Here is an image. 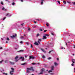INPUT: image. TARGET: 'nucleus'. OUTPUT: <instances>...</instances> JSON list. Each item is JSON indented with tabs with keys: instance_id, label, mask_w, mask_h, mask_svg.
<instances>
[{
	"instance_id": "nucleus-1",
	"label": "nucleus",
	"mask_w": 75,
	"mask_h": 75,
	"mask_svg": "<svg viewBox=\"0 0 75 75\" xmlns=\"http://www.w3.org/2000/svg\"><path fill=\"white\" fill-rule=\"evenodd\" d=\"M11 69L12 71H10V74H11V75H13V73L14 71V69L13 68H11Z\"/></svg>"
},
{
	"instance_id": "nucleus-2",
	"label": "nucleus",
	"mask_w": 75,
	"mask_h": 75,
	"mask_svg": "<svg viewBox=\"0 0 75 75\" xmlns=\"http://www.w3.org/2000/svg\"><path fill=\"white\" fill-rule=\"evenodd\" d=\"M27 69H28L27 70V73H28V74L30 73V71H31V69L27 68Z\"/></svg>"
},
{
	"instance_id": "nucleus-3",
	"label": "nucleus",
	"mask_w": 75,
	"mask_h": 75,
	"mask_svg": "<svg viewBox=\"0 0 75 75\" xmlns=\"http://www.w3.org/2000/svg\"><path fill=\"white\" fill-rule=\"evenodd\" d=\"M15 35H13V36H11V38H15V37H17V34H15Z\"/></svg>"
},
{
	"instance_id": "nucleus-4",
	"label": "nucleus",
	"mask_w": 75,
	"mask_h": 75,
	"mask_svg": "<svg viewBox=\"0 0 75 75\" xmlns=\"http://www.w3.org/2000/svg\"><path fill=\"white\" fill-rule=\"evenodd\" d=\"M34 59V57H33V56H29V59Z\"/></svg>"
},
{
	"instance_id": "nucleus-5",
	"label": "nucleus",
	"mask_w": 75,
	"mask_h": 75,
	"mask_svg": "<svg viewBox=\"0 0 75 75\" xmlns=\"http://www.w3.org/2000/svg\"><path fill=\"white\" fill-rule=\"evenodd\" d=\"M23 59L22 60V61H24V57H20V58L19 59H18V60H19V59Z\"/></svg>"
},
{
	"instance_id": "nucleus-6",
	"label": "nucleus",
	"mask_w": 75,
	"mask_h": 75,
	"mask_svg": "<svg viewBox=\"0 0 75 75\" xmlns=\"http://www.w3.org/2000/svg\"><path fill=\"white\" fill-rule=\"evenodd\" d=\"M42 40H45L47 39V37L45 36H44L42 38Z\"/></svg>"
},
{
	"instance_id": "nucleus-7",
	"label": "nucleus",
	"mask_w": 75,
	"mask_h": 75,
	"mask_svg": "<svg viewBox=\"0 0 75 75\" xmlns=\"http://www.w3.org/2000/svg\"><path fill=\"white\" fill-rule=\"evenodd\" d=\"M9 62H10V64H11V65H14V64H15V63L14 62H12L11 61H9Z\"/></svg>"
},
{
	"instance_id": "nucleus-8",
	"label": "nucleus",
	"mask_w": 75,
	"mask_h": 75,
	"mask_svg": "<svg viewBox=\"0 0 75 75\" xmlns=\"http://www.w3.org/2000/svg\"><path fill=\"white\" fill-rule=\"evenodd\" d=\"M34 44L35 45H38V43L36 42H35Z\"/></svg>"
},
{
	"instance_id": "nucleus-9",
	"label": "nucleus",
	"mask_w": 75,
	"mask_h": 75,
	"mask_svg": "<svg viewBox=\"0 0 75 75\" xmlns=\"http://www.w3.org/2000/svg\"><path fill=\"white\" fill-rule=\"evenodd\" d=\"M75 59H72V62L73 64H75Z\"/></svg>"
},
{
	"instance_id": "nucleus-10",
	"label": "nucleus",
	"mask_w": 75,
	"mask_h": 75,
	"mask_svg": "<svg viewBox=\"0 0 75 75\" xmlns=\"http://www.w3.org/2000/svg\"><path fill=\"white\" fill-rule=\"evenodd\" d=\"M44 71H45V69H42L41 70V71L42 72H44Z\"/></svg>"
},
{
	"instance_id": "nucleus-11",
	"label": "nucleus",
	"mask_w": 75,
	"mask_h": 75,
	"mask_svg": "<svg viewBox=\"0 0 75 75\" xmlns=\"http://www.w3.org/2000/svg\"><path fill=\"white\" fill-rule=\"evenodd\" d=\"M54 64L55 65V66H57L58 65V63H57L56 62H54Z\"/></svg>"
},
{
	"instance_id": "nucleus-12",
	"label": "nucleus",
	"mask_w": 75,
	"mask_h": 75,
	"mask_svg": "<svg viewBox=\"0 0 75 75\" xmlns=\"http://www.w3.org/2000/svg\"><path fill=\"white\" fill-rule=\"evenodd\" d=\"M41 50L42 51H43V52H45V53L46 52L44 51V49H42Z\"/></svg>"
},
{
	"instance_id": "nucleus-13",
	"label": "nucleus",
	"mask_w": 75,
	"mask_h": 75,
	"mask_svg": "<svg viewBox=\"0 0 75 75\" xmlns=\"http://www.w3.org/2000/svg\"><path fill=\"white\" fill-rule=\"evenodd\" d=\"M54 66H52L51 67V70H54Z\"/></svg>"
},
{
	"instance_id": "nucleus-14",
	"label": "nucleus",
	"mask_w": 75,
	"mask_h": 75,
	"mask_svg": "<svg viewBox=\"0 0 75 75\" xmlns=\"http://www.w3.org/2000/svg\"><path fill=\"white\" fill-rule=\"evenodd\" d=\"M31 70H32V71H34V69H33V67H31Z\"/></svg>"
},
{
	"instance_id": "nucleus-15",
	"label": "nucleus",
	"mask_w": 75,
	"mask_h": 75,
	"mask_svg": "<svg viewBox=\"0 0 75 75\" xmlns=\"http://www.w3.org/2000/svg\"><path fill=\"white\" fill-rule=\"evenodd\" d=\"M23 51H24V50H21L20 51H18V52H23Z\"/></svg>"
},
{
	"instance_id": "nucleus-16",
	"label": "nucleus",
	"mask_w": 75,
	"mask_h": 75,
	"mask_svg": "<svg viewBox=\"0 0 75 75\" xmlns=\"http://www.w3.org/2000/svg\"><path fill=\"white\" fill-rule=\"evenodd\" d=\"M46 25L48 27L49 26V24L48 23H46Z\"/></svg>"
},
{
	"instance_id": "nucleus-17",
	"label": "nucleus",
	"mask_w": 75,
	"mask_h": 75,
	"mask_svg": "<svg viewBox=\"0 0 75 75\" xmlns=\"http://www.w3.org/2000/svg\"><path fill=\"white\" fill-rule=\"evenodd\" d=\"M21 38L22 40L23 39V40H24V37L23 36H21Z\"/></svg>"
},
{
	"instance_id": "nucleus-18",
	"label": "nucleus",
	"mask_w": 75,
	"mask_h": 75,
	"mask_svg": "<svg viewBox=\"0 0 75 75\" xmlns=\"http://www.w3.org/2000/svg\"><path fill=\"white\" fill-rule=\"evenodd\" d=\"M39 74V75H42V74H43V72H41Z\"/></svg>"
},
{
	"instance_id": "nucleus-19",
	"label": "nucleus",
	"mask_w": 75,
	"mask_h": 75,
	"mask_svg": "<svg viewBox=\"0 0 75 75\" xmlns=\"http://www.w3.org/2000/svg\"><path fill=\"white\" fill-rule=\"evenodd\" d=\"M18 57V56H16L15 58V59H17Z\"/></svg>"
},
{
	"instance_id": "nucleus-20",
	"label": "nucleus",
	"mask_w": 75,
	"mask_h": 75,
	"mask_svg": "<svg viewBox=\"0 0 75 75\" xmlns=\"http://www.w3.org/2000/svg\"><path fill=\"white\" fill-rule=\"evenodd\" d=\"M3 74L4 75H8V74L7 73H3Z\"/></svg>"
},
{
	"instance_id": "nucleus-21",
	"label": "nucleus",
	"mask_w": 75,
	"mask_h": 75,
	"mask_svg": "<svg viewBox=\"0 0 75 75\" xmlns=\"http://www.w3.org/2000/svg\"><path fill=\"white\" fill-rule=\"evenodd\" d=\"M63 2L64 3V4H66V1H63Z\"/></svg>"
},
{
	"instance_id": "nucleus-22",
	"label": "nucleus",
	"mask_w": 75,
	"mask_h": 75,
	"mask_svg": "<svg viewBox=\"0 0 75 75\" xmlns=\"http://www.w3.org/2000/svg\"><path fill=\"white\" fill-rule=\"evenodd\" d=\"M10 15V13H8L6 14V16H9Z\"/></svg>"
},
{
	"instance_id": "nucleus-23",
	"label": "nucleus",
	"mask_w": 75,
	"mask_h": 75,
	"mask_svg": "<svg viewBox=\"0 0 75 75\" xmlns=\"http://www.w3.org/2000/svg\"><path fill=\"white\" fill-rule=\"evenodd\" d=\"M52 59L51 57H49L47 58V59H48L49 60H50V59Z\"/></svg>"
},
{
	"instance_id": "nucleus-24",
	"label": "nucleus",
	"mask_w": 75,
	"mask_h": 75,
	"mask_svg": "<svg viewBox=\"0 0 75 75\" xmlns=\"http://www.w3.org/2000/svg\"><path fill=\"white\" fill-rule=\"evenodd\" d=\"M52 70H50L48 71V73H50V72H52Z\"/></svg>"
},
{
	"instance_id": "nucleus-25",
	"label": "nucleus",
	"mask_w": 75,
	"mask_h": 75,
	"mask_svg": "<svg viewBox=\"0 0 75 75\" xmlns=\"http://www.w3.org/2000/svg\"><path fill=\"white\" fill-rule=\"evenodd\" d=\"M43 3H44V2H43V1H42L41 2V4L42 5V4H43Z\"/></svg>"
},
{
	"instance_id": "nucleus-26",
	"label": "nucleus",
	"mask_w": 75,
	"mask_h": 75,
	"mask_svg": "<svg viewBox=\"0 0 75 75\" xmlns=\"http://www.w3.org/2000/svg\"><path fill=\"white\" fill-rule=\"evenodd\" d=\"M26 64V63H23V64H21L23 65H25V64Z\"/></svg>"
},
{
	"instance_id": "nucleus-27",
	"label": "nucleus",
	"mask_w": 75,
	"mask_h": 75,
	"mask_svg": "<svg viewBox=\"0 0 75 75\" xmlns=\"http://www.w3.org/2000/svg\"><path fill=\"white\" fill-rule=\"evenodd\" d=\"M39 35H40V34L38 33V34H37V37H38Z\"/></svg>"
},
{
	"instance_id": "nucleus-28",
	"label": "nucleus",
	"mask_w": 75,
	"mask_h": 75,
	"mask_svg": "<svg viewBox=\"0 0 75 75\" xmlns=\"http://www.w3.org/2000/svg\"><path fill=\"white\" fill-rule=\"evenodd\" d=\"M45 36H46V37H47V36H49V35H48V34H45Z\"/></svg>"
},
{
	"instance_id": "nucleus-29",
	"label": "nucleus",
	"mask_w": 75,
	"mask_h": 75,
	"mask_svg": "<svg viewBox=\"0 0 75 75\" xmlns=\"http://www.w3.org/2000/svg\"><path fill=\"white\" fill-rule=\"evenodd\" d=\"M52 51H53V50H51V51H50L49 52V54H50V53H51V52H52Z\"/></svg>"
},
{
	"instance_id": "nucleus-30",
	"label": "nucleus",
	"mask_w": 75,
	"mask_h": 75,
	"mask_svg": "<svg viewBox=\"0 0 75 75\" xmlns=\"http://www.w3.org/2000/svg\"><path fill=\"white\" fill-rule=\"evenodd\" d=\"M57 2H58V3H59V4H60V2L59 1H57Z\"/></svg>"
},
{
	"instance_id": "nucleus-31",
	"label": "nucleus",
	"mask_w": 75,
	"mask_h": 75,
	"mask_svg": "<svg viewBox=\"0 0 75 75\" xmlns=\"http://www.w3.org/2000/svg\"><path fill=\"white\" fill-rule=\"evenodd\" d=\"M1 4H2V5H3L4 4H3V2L1 1Z\"/></svg>"
},
{
	"instance_id": "nucleus-32",
	"label": "nucleus",
	"mask_w": 75,
	"mask_h": 75,
	"mask_svg": "<svg viewBox=\"0 0 75 75\" xmlns=\"http://www.w3.org/2000/svg\"><path fill=\"white\" fill-rule=\"evenodd\" d=\"M7 40L8 41H9L10 40V39H9L8 38H7Z\"/></svg>"
},
{
	"instance_id": "nucleus-33",
	"label": "nucleus",
	"mask_w": 75,
	"mask_h": 75,
	"mask_svg": "<svg viewBox=\"0 0 75 75\" xmlns=\"http://www.w3.org/2000/svg\"><path fill=\"white\" fill-rule=\"evenodd\" d=\"M12 4V5H15V3H14V2H13Z\"/></svg>"
},
{
	"instance_id": "nucleus-34",
	"label": "nucleus",
	"mask_w": 75,
	"mask_h": 75,
	"mask_svg": "<svg viewBox=\"0 0 75 75\" xmlns=\"http://www.w3.org/2000/svg\"><path fill=\"white\" fill-rule=\"evenodd\" d=\"M67 3H69V4H70L71 3V2H69V1H67Z\"/></svg>"
},
{
	"instance_id": "nucleus-35",
	"label": "nucleus",
	"mask_w": 75,
	"mask_h": 75,
	"mask_svg": "<svg viewBox=\"0 0 75 75\" xmlns=\"http://www.w3.org/2000/svg\"><path fill=\"white\" fill-rule=\"evenodd\" d=\"M38 40L39 41H41V39H38Z\"/></svg>"
},
{
	"instance_id": "nucleus-36",
	"label": "nucleus",
	"mask_w": 75,
	"mask_h": 75,
	"mask_svg": "<svg viewBox=\"0 0 75 75\" xmlns=\"http://www.w3.org/2000/svg\"><path fill=\"white\" fill-rule=\"evenodd\" d=\"M42 57L43 58H45V56L43 55L42 56Z\"/></svg>"
},
{
	"instance_id": "nucleus-37",
	"label": "nucleus",
	"mask_w": 75,
	"mask_h": 75,
	"mask_svg": "<svg viewBox=\"0 0 75 75\" xmlns=\"http://www.w3.org/2000/svg\"><path fill=\"white\" fill-rule=\"evenodd\" d=\"M33 28H36V26H34L33 27Z\"/></svg>"
},
{
	"instance_id": "nucleus-38",
	"label": "nucleus",
	"mask_w": 75,
	"mask_h": 75,
	"mask_svg": "<svg viewBox=\"0 0 75 75\" xmlns=\"http://www.w3.org/2000/svg\"><path fill=\"white\" fill-rule=\"evenodd\" d=\"M71 66H72V67H74V64L72 63L71 64Z\"/></svg>"
},
{
	"instance_id": "nucleus-39",
	"label": "nucleus",
	"mask_w": 75,
	"mask_h": 75,
	"mask_svg": "<svg viewBox=\"0 0 75 75\" xmlns=\"http://www.w3.org/2000/svg\"><path fill=\"white\" fill-rule=\"evenodd\" d=\"M38 42L39 44H40V41L39 40H38Z\"/></svg>"
},
{
	"instance_id": "nucleus-40",
	"label": "nucleus",
	"mask_w": 75,
	"mask_h": 75,
	"mask_svg": "<svg viewBox=\"0 0 75 75\" xmlns=\"http://www.w3.org/2000/svg\"><path fill=\"white\" fill-rule=\"evenodd\" d=\"M72 3L74 5H75V2H72Z\"/></svg>"
},
{
	"instance_id": "nucleus-41",
	"label": "nucleus",
	"mask_w": 75,
	"mask_h": 75,
	"mask_svg": "<svg viewBox=\"0 0 75 75\" xmlns=\"http://www.w3.org/2000/svg\"><path fill=\"white\" fill-rule=\"evenodd\" d=\"M3 60L0 61V63H1H1H2V62H3Z\"/></svg>"
},
{
	"instance_id": "nucleus-42",
	"label": "nucleus",
	"mask_w": 75,
	"mask_h": 75,
	"mask_svg": "<svg viewBox=\"0 0 75 75\" xmlns=\"http://www.w3.org/2000/svg\"><path fill=\"white\" fill-rule=\"evenodd\" d=\"M5 9V8H4V7H3L2 8V10H4Z\"/></svg>"
},
{
	"instance_id": "nucleus-43",
	"label": "nucleus",
	"mask_w": 75,
	"mask_h": 75,
	"mask_svg": "<svg viewBox=\"0 0 75 75\" xmlns=\"http://www.w3.org/2000/svg\"><path fill=\"white\" fill-rule=\"evenodd\" d=\"M6 17H5V18H4L3 19V20H5V19H6Z\"/></svg>"
},
{
	"instance_id": "nucleus-44",
	"label": "nucleus",
	"mask_w": 75,
	"mask_h": 75,
	"mask_svg": "<svg viewBox=\"0 0 75 75\" xmlns=\"http://www.w3.org/2000/svg\"><path fill=\"white\" fill-rule=\"evenodd\" d=\"M40 30L41 31H42V29H40Z\"/></svg>"
},
{
	"instance_id": "nucleus-45",
	"label": "nucleus",
	"mask_w": 75,
	"mask_h": 75,
	"mask_svg": "<svg viewBox=\"0 0 75 75\" xmlns=\"http://www.w3.org/2000/svg\"><path fill=\"white\" fill-rule=\"evenodd\" d=\"M7 60H6V61H5V63H7Z\"/></svg>"
},
{
	"instance_id": "nucleus-46",
	"label": "nucleus",
	"mask_w": 75,
	"mask_h": 75,
	"mask_svg": "<svg viewBox=\"0 0 75 75\" xmlns=\"http://www.w3.org/2000/svg\"><path fill=\"white\" fill-rule=\"evenodd\" d=\"M61 49H64V47H61Z\"/></svg>"
},
{
	"instance_id": "nucleus-47",
	"label": "nucleus",
	"mask_w": 75,
	"mask_h": 75,
	"mask_svg": "<svg viewBox=\"0 0 75 75\" xmlns=\"http://www.w3.org/2000/svg\"><path fill=\"white\" fill-rule=\"evenodd\" d=\"M35 64H36L35 63H32L33 65H35Z\"/></svg>"
},
{
	"instance_id": "nucleus-48",
	"label": "nucleus",
	"mask_w": 75,
	"mask_h": 75,
	"mask_svg": "<svg viewBox=\"0 0 75 75\" xmlns=\"http://www.w3.org/2000/svg\"><path fill=\"white\" fill-rule=\"evenodd\" d=\"M51 34L52 35H54V34L53 33H51Z\"/></svg>"
},
{
	"instance_id": "nucleus-49",
	"label": "nucleus",
	"mask_w": 75,
	"mask_h": 75,
	"mask_svg": "<svg viewBox=\"0 0 75 75\" xmlns=\"http://www.w3.org/2000/svg\"><path fill=\"white\" fill-rule=\"evenodd\" d=\"M31 48H33V45H31Z\"/></svg>"
},
{
	"instance_id": "nucleus-50",
	"label": "nucleus",
	"mask_w": 75,
	"mask_h": 75,
	"mask_svg": "<svg viewBox=\"0 0 75 75\" xmlns=\"http://www.w3.org/2000/svg\"><path fill=\"white\" fill-rule=\"evenodd\" d=\"M36 23H37V22L34 21V23H35V24H36Z\"/></svg>"
},
{
	"instance_id": "nucleus-51",
	"label": "nucleus",
	"mask_w": 75,
	"mask_h": 75,
	"mask_svg": "<svg viewBox=\"0 0 75 75\" xmlns=\"http://www.w3.org/2000/svg\"><path fill=\"white\" fill-rule=\"evenodd\" d=\"M0 49H1H1H3V47H1L0 48Z\"/></svg>"
},
{
	"instance_id": "nucleus-52",
	"label": "nucleus",
	"mask_w": 75,
	"mask_h": 75,
	"mask_svg": "<svg viewBox=\"0 0 75 75\" xmlns=\"http://www.w3.org/2000/svg\"><path fill=\"white\" fill-rule=\"evenodd\" d=\"M47 31V30H44V32H46Z\"/></svg>"
},
{
	"instance_id": "nucleus-53",
	"label": "nucleus",
	"mask_w": 75,
	"mask_h": 75,
	"mask_svg": "<svg viewBox=\"0 0 75 75\" xmlns=\"http://www.w3.org/2000/svg\"><path fill=\"white\" fill-rule=\"evenodd\" d=\"M20 43H21V44L23 43V42H22V41H21Z\"/></svg>"
},
{
	"instance_id": "nucleus-54",
	"label": "nucleus",
	"mask_w": 75,
	"mask_h": 75,
	"mask_svg": "<svg viewBox=\"0 0 75 75\" xmlns=\"http://www.w3.org/2000/svg\"><path fill=\"white\" fill-rule=\"evenodd\" d=\"M28 30L29 31V30H30V28H29L28 29Z\"/></svg>"
},
{
	"instance_id": "nucleus-55",
	"label": "nucleus",
	"mask_w": 75,
	"mask_h": 75,
	"mask_svg": "<svg viewBox=\"0 0 75 75\" xmlns=\"http://www.w3.org/2000/svg\"><path fill=\"white\" fill-rule=\"evenodd\" d=\"M57 61H58V60H59V59H58V58H57Z\"/></svg>"
},
{
	"instance_id": "nucleus-56",
	"label": "nucleus",
	"mask_w": 75,
	"mask_h": 75,
	"mask_svg": "<svg viewBox=\"0 0 75 75\" xmlns=\"http://www.w3.org/2000/svg\"><path fill=\"white\" fill-rule=\"evenodd\" d=\"M26 44L27 45H29V44H28V43L27 42L26 43Z\"/></svg>"
},
{
	"instance_id": "nucleus-57",
	"label": "nucleus",
	"mask_w": 75,
	"mask_h": 75,
	"mask_svg": "<svg viewBox=\"0 0 75 75\" xmlns=\"http://www.w3.org/2000/svg\"><path fill=\"white\" fill-rule=\"evenodd\" d=\"M17 61H18V60H16V62H17Z\"/></svg>"
},
{
	"instance_id": "nucleus-58",
	"label": "nucleus",
	"mask_w": 75,
	"mask_h": 75,
	"mask_svg": "<svg viewBox=\"0 0 75 75\" xmlns=\"http://www.w3.org/2000/svg\"><path fill=\"white\" fill-rule=\"evenodd\" d=\"M25 58H27V56H26V55L25 56Z\"/></svg>"
},
{
	"instance_id": "nucleus-59",
	"label": "nucleus",
	"mask_w": 75,
	"mask_h": 75,
	"mask_svg": "<svg viewBox=\"0 0 75 75\" xmlns=\"http://www.w3.org/2000/svg\"><path fill=\"white\" fill-rule=\"evenodd\" d=\"M6 43H8V42L7 41H6Z\"/></svg>"
},
{
	"instance_id": "nucleus-60",
	"label": "nucleus",
	"mask_w": 75,
	"mask_h": 75,
	"mask_svg": "<svg viewBox=\"0 0 75 75\" xmlns=\"http://www.w3.org/2000/svg\"><path fill=\"white\" fill-rule=\"evenodd\" d=\"M21 1H22V2H23V0H21Z\"/></svg>"
},
{
	"instance_id": "nucleus-61",
	"label": "nucleus",
	"mask_w": 75,
	"mask_h": 75,
	"mask_svg": "<svg viewBox=\"0 0 75 75\" xmlns=\"http://www.w3.org/2000/svg\"><path fill=\"white\" fill-rule=\"evenodd\" d=\"M15 50H17V48H15Z\"/></svg>"
},
{
	"instance_id": "nucleus-62",
	"label": "nucleus",
	"mask_w": 75,
	"mask_h": 75,
	"mask_svg": "<svg viewBox=\"0 0 75 75\" xmlns=\"http://www.w3.org/2000/svg\"><path fill=\"white\" fill-rule=\"evenodd\" d=\"M66 45H67V43H66Z\"/></svg>"
},
{
	"instance_id": "nucleus-63",
	"label": "nucleus",
	"mask_w": 75,
	"mask_h": 75,
	"mask_svg": "<svg viewBox=\"0 0 75 75\" xmlns=\"http://www.w3.org/2000/svg\"><path fill=\"white\" fill-rule=\"evenodd\" d=\"M21 25H23V24H21Z\"/></svg>"
},
{
	"instance_id": "nucleus-64",
	"label": "nucleus",
	"mask_w": 75,
	"mask_h": 75,
	"mask_svg": "<svg viewBox=\"0 0 75 75\" xmlns=\"http://www.w3.org/2000/svg\"><path fill=\"white\" fill-rule=\"evenodd\" d=\"M74 48H75V45H74Z\"/></svg>"
}]
</instances>
